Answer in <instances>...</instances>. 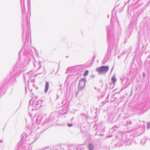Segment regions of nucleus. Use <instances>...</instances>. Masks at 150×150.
<instances>
[{"label": "nucleus", "mask_w": 150, "mask_h": 150, "mask_svg": "<svg viewBox=\"0 0 150 150\" xmlns=\"http://www.w3.org/2000/svg\"><path fill=\"white\" fill-rule=\"evenodd\" d=\"M109 70V67L108 66H102L97 68L96 71L99 73L101 74L102 73H105L108 72Z\"/></svg>", "instance_id": "1"}, {"label": "nucleus", "mask_w": 150, "mask_h": 150, "mask_svg": "<svg viewBox=\"0 0 150 150\" xmlns=\"http://www.w3.org/2000/svg\"><path fill=\"white\" fill-rule=\"evenodd\" d=\"M85 83V79L84 78L81 79L79 81V85L82 84L83 86H84Z\"/></svg>", "instance_id": "2"}, {"label": "nucleus", "mask_w": 150, "mask_h": 150, "mask_svg": "<svg viewBox=\"0 0 150 150\" xmlns=\"http://www.w3.org/2000/svg\"><path fill=\"white\" fill-rule=\"evenodd\" d=\"M49 84L47 82H46L45 84V93H46L47 92L49 88Z\"/></svg>", "instance_id": "3"}, {"label": "nucleus", "mask_w": 150, "mask_h": 150, "mask_svg": "<svg viewBox=\"0 0 150 150\" xmlns=\"http://www.w3.org/2000/svg\"><path fill=\"white\" fill-rule=\"evenodd\" d=\"M88 148L89 150H93V144H90L88 146Z\"/></svg>", "instance_id": "4"}, {"label": "nucleus", "mask_w": 150, "mask_h": 150, "mask_svg": "<svg viewBox=\"0 0 150 150\" xmlns=\"http://www.w3.org/2000/svg\"><path fill=\"white\" fill-rule=\"evenodd\" d=\"M112 79L113 81V82L114 83L116 81L117 79L115 78V76H113L112 78Z\"/></svg>", "instance_id": "5"}, {"label": "nucleus", "mask_w": 150, "mask_h": 150, "mask_svg": "<svg viewBox=\"0 0 150 150\" xmlns=\"http://www.w3.org/2000/svg\"><path fill=\"white\" fill-rule=\"evenodd\" d=\"M88 73V71H86L83 74V76H85L87 75Z\"/></svg>", "instance_id": "6"}, {"label": "nucleus", "mask_w": 150, "mask_h": 150, "mask_svg": "<svg viewBox=\"0 0 150 150\" xmlns=\"http://www.w3.org/2000/svg\"><path fill=\"white\" fill-rule=\"evenodd\" d=\"M68 126L69 127H71L72 125V123H71V124L68 123Z\"/></svg>", "instance_id": "7"}, {"label": "nucleus", "mask_w": 150, "mask_h": 150, "mask_svg": "<svg viewBox=\"0 0 150 150\" xmlns=\"http://www.w3.org/2000/svg\"><path fill=\"white\" fill-rule=\"evenodd\" d=\"M145 76V74H143L144 77Z\"/></svg>", "instance_id": "8"}]
</instances>
